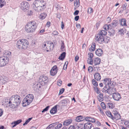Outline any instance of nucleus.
Returning a JSON list of instances; mask_svg holds the SVG:
<instances>
[{"mask_svg": "<svg viewBox=\"0 0 129 129\" xmlns=\"http://www.w3.org/2000/svg\"><path fill=\"white\" fill-rule=\"evenodd\" d=\"M21 101V98L19 95H14L11 97L7 104L10 107L14 108L19 105Z\"/></svg>", "mask_w": 129, "mask_h": 129, "instance_id": "nucleus-1", "label": "nucleus"}, {"mask_svg": "<svg viewBox=\"0 0 129 129\" xmlns=\"http://www.w3.org/2000/svg\"><path fill=\"white\" fill-rule=\"evenodd\" d=\"M45 5L43 0H36L34 3L33 7L35 11L39 12L43 10L45 8Z\"/></svg>", "mask_w": 129, "mask_h": 129, "instance_id": "nucleus-2", "label": "nucleus"}, {"mask_svg": "<svg viewBox=\"0 0 129 129\" xmlns=\"http://www.w3.org/2000/svg\"><path fill=\"white\" fill-rule=\"evenodd\" d=\"M3 56H0V67L6 65L9 60V57L11 54V52L8 51H5Z\"/></svg>", "mask_w": 129, "mask_h": 129, "instance_id": "nucleus-3", "label": "nucleus"}, {"mask_svg": "<svg viewBox=\"0 0 129 129\" xmlns=\"http://www.w3.org/2000/svg\"><path fill=\"white\" fill-rule=\"evenodd\" d=\"M37 23L34 21H30L25 26L26 31L28 33L34 32L37 27Z\"/></svg>", "mask_w": 129, "mask_h": 129, "instance_id": "nucleus-4", "label": "nucleus"}, {"mask_svg": "<svg viewBox=\"0 0 129 129\" xmlns=\"http://www.w3.org/2000/svg\"><path fill=\"white\" fill-rule=\"evenodd\" d=\"M28 44L27 40L25 39L19 40L17 42V47L19 49H25L27 47Z\"/></svg>", "mask_w": 129, "mask_h": 129, "instance_id": "nucleus-5", "label": "nucleus"}, {"mask_svg": "<svg viewBox=\"0 0 129 129\" xmlns=\"http://www.w3.org/2000/svg\"><path fill=\"white\" fill-rule=\"evenodd\" d=\"M34 98L33 95L31 94H29L26 96L22 101L23 106L25 107L29 105L33 101Z\"/></svg>", "mask_w": 129, "mask_h": 129, "instance_id": "nucleus-6", "label": "nucleus"}, {"mask_svg": "<svg viewBox=\"0 0 129 129\" xmlns=\"http://www.w3.org/2000/svg\"><path fill=\"white\" fill-rule=\"evenodd\" d=\"M20 8L24 11H27L29 8L28 3L25 1L22 2L21 4Z\"/></svg>", "mask_w": 129, "mask_h": 129, "instance_id": "nucleus-7", "label": "nucleus"}, {"mask_svg": "<svg viewBox=\"0 0 129 129\" xmlns=\"http://www.w3.org/2000/svg\"><path fill=\"white\" fill-rule=\"evenodd\" d=\"M95 40L97 41L99 43L103 44L105 43V38L104 37L101 35H96L95 36Z\"/></svg>", "mask_w": 129, "mask_h": 129, "instance_id": "nucleus-8", "label": "nucleus"}, {"mask_svg": "<svg viewBox=\"0 0 129 129\" xmlns=\"http://www.w3.org/2000/svg\"><path fill=\"white\" fill-rule=\"evenodd\" d=\"M101 59L99 57H96L93 59V63L94 64L93 67L94 68H96L97 65H99L100 63Z\"/></svg>", "mask_w": 129, "mask_h": 129, "instance_id": "nucleus-9", "label": "nucleus"}, {"mask_svg": "<svg viewBox=\"0 0 129 129\" xmlns=\"http://www.w3.org/2000/svg\"><path fill=\"white\" fill-rule=\"evenodd\" d=\"M113 98L115 101H118L121 98L120 94L118 93H115L112 95Z\"/></svg>", "mask_w": 129, "mask_h": 129, "instance_id": "nucleus-10", "label": "nucleus"}, {"mask_svg": "<svg viewBox=\"0 0 129 129\" xmlns=\"http://www.w3.org/2000/svg\"><path fill=\"white\" fill-rule=\"evenodd\" d=\"M57 67L56 66H54L50 71V73L51 75L54 76L55 75L57 72Z\"/></svg>", "mask_w": 129, "mask_h": 129, "instance_id": "nucleus-11", "label": "nucleus"}, {"mask_svg": "<svg viewBox=\"0 0 129 129\" xmlns=\"http://www.w3.org/2000/svg\"><path fill=\"white\" fill-rule=\"evenodd\" d=\"M118 24V21L117 20H113L112 22L110 24V28L112 29L116 27Z\"/></svg>", "mask_w": 129, "mask_h": 129, "instance_id": "nucleus-12", "label": "nucleus"}, {"mask_svg": "<svg viewBox=\"0 0 129 129\" xmlns=\"http://www.w3.org/2000/svg\"><path fill=\"white\" fill-rule=\"evenodd\" d=\"M48 78L46 76H41L40 77L39 79V82L42 83V84L45 83V82L47 81Z\"/></svg>", "mask_w": 129, "mask_h": 129, "instance_id": "nucleus-13", "label": "nucleus"}, {"mask_svg": "<svg viewBox=\"0 0 129 129\" xmlns=\"http://www.w3.org/2000/svg\"><path fill=\"white\" fill-rule=\"evenodd\" d=\"M116 89L115 88L109 87L108 89V94H113L115 93Z\"/></svg>", "mask_w": 129, "mask_h": 129, "instance_id": "nucleus-14", "label": "nucleus"}, {"mask_svg": "<svg viewBox=\"0 0 129 129\" xmlns=\"http://www.w3.org/2000/svg\"><path fill=\"white\" fill-rule=\"evenodd\" d=\"M22 122V120L21 119H19L16 121H14L13 122L11 123V125H13V126H11L12 128H13L15 127L16 125Z\"/></svg>", "mask_w": 129, "mask_h": 129, "instance_id": "nucleus-15", "label": "nucleus"}, {"mask_svg": "<svg viewBox=\"0 0 129 129\" xmlns=\"http://www.w3.org/2000/svg\"><path fill=\"white\" fill-rule=\"evenodd\" d=\"M94 79L97 81H99L101 78L100 74L98 72L94 74Z\"/></svg>", "mask_w": 129, "mask_h": 129, "instance_id": "nucleus-16", "label": "nucleus"}, {"mask_svg": "<svg viewBox=\"0 0 129 129\" xmlns=\"http://www.w3.org/2000/svg\"><path fill=\"white\" fill-rule=\"evenodd\" d=\"M92 126V124L89 122H88L84 124V129H91Z\"/></svg>", "mask_w": 129, "mask_h": 129, "instance_id": "nucleus-17", "label": "nucleus"}, {"mask_svg": "<svg viewBox=\"0 0 129 129\" xmlns=\"http://www.w3.org/2000/svg\"><path fill=\"white\" fill-rule=\"evenodd\" d=\"M53 43L52 42H47V45L45 49L47 52L50 51L51 50L50 46H51L52 44H53Z\"/></svg>", "mask_w": 129, "mask_h": 129, "instance_id": "nucleus-18", "label": "nucleus"}, {"mask_svg": "<svg viewBox=\"0 0 129 129\" xmlns=\"http://www.w3.org/2000/svg\"><path fill=\"white\" fill-rule=\"evenodd\" d=\"M96 54L98 56H101L103 53V51L102 49H98L95 51Z\"/></svg>", "mask_w": 129, "mask_h": 129, "instance_id": "nucleus-19", "label": "nucleus"}, {"mask_svg": "<svg viewBox=\"0 0 129 129\" xmlns=\"http://www.w3.org/2000/svg\"><path fill=\"white\" fill-rule=\"evenodd\" d=\"M72 120L70 119L66 120L63 122V125L64 126H67L70 124L72 122Z\"/></svg>", "mask_w": 129, "mask_h": 129, "instance_id": "nucleus-20", "label": "nucleus"}, {"mask_svg": "<svg viewBox=\"0 0 129 129\" xmlns=\"http://www.w3.org/2000/svg\"><path fill=\"white\" fill-rule=\"evenodd\" d=\"M120 24L122 26H127L126 20L124 19H122L120 20Z\"/></svg>", "mask_w": 129, "mask_h": 129, "instance_id": "nucleus-21", "label": "nucleus"}, {"mask_svg": "<svg viewBox=\"0 0 129 129\" xmlns=\"http://www.w3.org/2000/svg\"><path fill=\"white\" fill-rule=\"evenodd\" d=\"M57 111V106L56 105L53 107L50 111V113L52 114L55 113Z\"/></svg>", "mask_w": 129, "mask_h": 129, "instance_id": "nucleus-22", "label": "nucleus"}, {"mask_svg": "<svg viewBox=\"0 0 129 129\" xmlns=\"http://www.w3.org/2000/svg\"><path fill=\"white\" fill-rule=\"evenodd\" d=\"M69 101V100L67 99L61 100V103L62 105L63 106L66 105L67 104V103Z\"/></svg>", "mask_w": 129, "mask_h": 129, "instance_id": "nucleus-23", "label": "nucleus"}, {"mask_svg": "<svg viewBox=\"0 0 129 129\" xmlns=\"http://www.w3.org/2000/svg\"><path fill=\"white\" fill-rule=\"evenodd\" d=\"M98 98L100 102L104 100L103 94L101 93L99 94L98 96Z\"/></svg>", "mask_w": 129, "mask_h": 129, "instance_id": "nucleus-24", "label": "nucleus"}, {"mask_svg": "<svg viewBox=\"0 0 129 129\" xmlns=\"http://www.w3.org/2000/svg\"><path fill=\"white\" fill-rule=\"evenodd\" d=\"M66 54L65 52H63L59 57V59L61 60H63L65 57Z\"/></svg>", "mask_w": 129, "mask_h": 129, "instance_id": "nucleus-25", "label": "nucleus"}, {"mask_svg": "<svg viewBox=\"0 0 129 129\" xmlns=\"http://www.w3.org/2000/svg\"><path fill=\"white\" fill-rule=\"evenodd\" d=\"M83 117L80 115L77 117L75 119L76 121L77 122H79L83 120Z\"/></svg>", "mask_w": 129, "mask_h": 129, "instance_id": "nucleus-26", "label": "nucleus"}, {"mask_svg": "<svg viewBox=\"0 0 129 129\" xmlns=\"http://www.w3.org/2000/svg\"><path fill=\"white\" fill-rule=\"evenodd\" d=\"M110 24L109 25L106 24L104 25L103 28L106 31L108 30L109 29H111V28L110 27Z\"/></svg>", "mask_w": 129, "mask_h": 129, "instance_id": "nucleus-27", "label": "nucleus"}, {"mask_svg": "<svg viewBox=\"0 0 129 129\" xmlns=\"http://www.w3.org/2000/svg\"><path fill=\"white\" fill-rule=\"evenodd\" d=\"M47 16V14L46 13H43L40 15V18L42 19H44Z\"/></svg>", "mask_w": 129, "mask_h": 129, "instance_id": "nucleus-28", "label": "nucleus"}, {"mask_svg": "<svg viewBox=\"0 0 129 129\" xmlns=\"http://www.w3.org/2000/svg\"><path fill=\"white\" fill-rule=\"evenodd\" d=\"M107 32L104 30H102L100 31L99 33V35L103 36L107 34Z\"/></svg>", "mask_w": 129, "mask_h": 129, "instance_id": "nucleus-29", "label": "nucleus"}, {"mask_svg": "<svg viewBox=\"0 0 129 129\" xmlns=\"http://www.w3.org/2000/svg\"><path fill=\"white\" fill-rule=\"evenodd\" d=\"M106 114L109 117L111 118L112 119H113L114 118V117L111 114V113L110 112H107L106 113Z\"/></svg>", "mask_w": 129, "mask_h": 129, "instance_id": "nucleus-30", "label": "nucleus"}, {"mask_svg": "<svg viewBox=\"0 0 129 129\" xmlns=\"http://www.w3.org/2000/svg\"><path fill=\"white\" fill-rule=\"evenodd\" d=\"M107 104L110 108L112 109L114 108V105L111 103H107Z\"/></svg>", "mask_w": 129, "mask_h": 129, "instance_id": "nucleus-31", "label": "nucleus"}, {"mask_svg": "<svg viewBox=\"0 0 129 129\" xmlns=\"http://www.w3.org/2000/svg\"><path fill=\"white\" fill-rule=\"evenodd\" d=\"M95 43H94L92 44L91 45V47L89 49V50L90 51H93L95 49Z\"/></svg>", "mask_w": 129, "mask_h": 129, "instance_id": "nucleus-32", "label": "nucleus"}, {"mask_svg": "<svg viewBox=\"0 0 129 129\" xmlns=\"http://www.w3.org/2000/svg\"><path fill=\"white\" fill-rule=\"evenodd\" d=\"M114 118L113 120H114V119H115L116 120H118L120 119L121 116L120 114L119 113L116 114L114 116Z\"/></svg>", "mask_w": 129, "mask_h": 129, "instance_id": "nucleus-33", "label": "nucleus"}, {"mask_svg": "<svg viewBox=\"0 0 129 129\" xmlns=\"http://www.w3.org/2000/svg\"><path fill=\"white\" fill-rule=\"evenodd\" d=\"M92 83L94 86H98V83L96 81V80L93 79L92 80Z\"/></svg>", "mask_w": 129, "mask_h": 129, "instance_id": "nucleus-34", "label": "nucleus"}, {"mask_svg": "<svg viewBox=\"0 0 129 129\" xmlns=\"http://www.w3.org/2000/svg\"><path fill=\"white\" fill-rule=\"evenodd\" d=\"M87 61L88 63L90 64H92L93 62V61L92 58H88L87 60Z\"/></svg>", "mask_w": 129, "mask_h": 129, "instance_id": "nucleus-35", "label": "nucleus"}, {"mask_svg": "<svg viewBox=\"0 0 129 129\" xmlns=\"http://www.w3.org/2000/svg\"><path fill=\"white\" fill-rule=\"evenodd\" d=\"M124 124L126 127L129 128V121H124Z\"/></svg>", "mask_w": 129, "mask_h": 129, "instance_id": "nucleus-36", "label": "nucleus"}, {"mask_svg": "<svg viewBox=\"0 0 129 129\" xmlns=\"http://www.w3.org/2000/svg\"><path fill=\"white\" fill-rule=\"evenodd\" d=\"M93 9L92 8L90 7L88 8V13L90 14L93 13Z\"/></svg>", "mask_w": 129, "mask_h": 129, "instance_id": "nucleus-37", "label": "nucleus"}, {"mask_svg": "<svg viewBox=\"0 0 129 129\" xmlns=\"http://www.w3.org/2000/svg\"><path fill=\"white\" fill-rule=\"evenodd\" d=\"M101 105L103 109H105L106 108V105L104 102H102L101 104Z\"/></svg>", "mask_w": 129, "mask_h": 129, "instance_id": "nucleus-38", "label": "nucleus"}, {"mask_svg": "<svg viewBox=\"0 0 129 129\" xmlns=\"http://www.w3.org/2000/svg\"><path fill=\"white\" fill-rule=\"evenodd\" d=\"M68 64V62L67 61L64 64V65L63 69L64 70H66L67 66V65Z\"/></svg>", "mask_w": 129, "mask_h": 129, "instance_id": "nucleus-39", "label": "nucleus"}, {"mask_svg": "<svg viewBox=\"0 0 129 129\" xmlns=\"http://www.w3.org/2000/svg\"><path fill=\"white\" fill-rule=\"evenodd\" d=\"M4 0H0V7L1 8L4 5Z\"/></svg>", "mask_w": 129, "mask_h": 129, "instance_id": "nucleus-40", "label": "nucleus"}, {"mask_svg": "<svg viewBox=\"0 0 129 129\" xmlns=\"http://www.w3.org/2000/svg\"><path fill=\"white\" fill-rule=\"evenodd\" d=\"M95 91L98 94L100 92V91L99 89L97 87H94Z\"/></svg>", "mask_w": 129, "mask_h": 129, "instance_id": "nucleus-41", "label": "nucleus"}, {"mask_svg": "<svg viewBox=\"0 0 129 129\" xmlns=\"http://www.w3.org/2000/svg\"><path fill=\"white\" fill-rule=\"evenodd\" d=\"M93 70V68L92 67H89L88 69V71L89 73H91Z\"/></svg>", "mask_w": 129, "mask_h": 129, "instance_id": "nucleus-42", "label": "nucleus"}, {"mask_svg": "<svg viewBox=\"0 0 129 129\" xmlns=\"http://www.w3.org/2000/svg\"><path fill=\"white\" fill-rule=\"evenodd\" d=\"M49 106H47L45 108L43 109V110L42 111V112L43 113L45 111H47L49 108Z\"/></svg>", "mask_w": 129, "mask_h": 129, "instance_id": "nucleus-43", "label": "nucleus"}, {"mask_svg": "<svg viewBox=\"0 0 129 129\" xmlns=\"http://www.w3.org/2000/svg\"><path fill=\"white\" fill-rule=\"evenodd\" d=\"M88 55L89 56H88L90 58H92L93 56V54L91 53H89L88 54Z\"/></svg>", "mask_w": 129, "mask_h": 129, "instance_id": "nucleus-44", "label": "nucleus"}, {"mask_svg": "<svg viewBox=\"0 0 129 129\" xmlns=\"http://www.w3.org/2000/svg\"><path fill=\"white\" fill-rule=\"evenodd\" d=\"M127 6V4L125 3L123 4L122 6V8L123 10H125L126 9V7Z\"/></svg>", "mask_w": 129, "mask_h": 129, "instance_id": "nucleus-45", "label": "nucleus"}, {"mask_svg": "<svg viewBox=\"0 0 129 129\" xmlns=\"http://www.w3.org/2000/svg\"><path fill=\"white\" fill-rule=\"evenodd\" d=\"M89 121L91 122H95L96 121L94 118L90 117Z\"/></svg>", "mask_w": 129, "mask_h": 129, "instance_id": "nucleus-46", "label": "nucleus"}, {"mask_svg": "<svg viewBox=\"0 0 129 129\" xmlns=\"http://www.w3.org/2000/svg\"><path fill=\"white\" fill-rule=\"evenodd\" d=\"M64 89L63 88H61V89L59 91V94H60L63 93V92L64 91Z\"/></svg>", "mask_w": 129, "mask_h": 129, "instance_id": "nucleus-47", "label": "nucleus"}, {"mask_svg": "<svg viewBox=\"0 0 129 129\" xmlns=\"http://www.w3.org/2000/svg\"><path fill=\"white\" fill-rule=\"evenodd\" d=\"M52 34L54 35H58V33L57 31L55 30L53 31Z\"/></svg>", "mask_w": 129, "mask_h": 129, "instance_id": "nucleus-48", "label": "nucleus"}, {"mask_svg": "<svg viewBox=\"0 0 129 129\" xmlns=\"http://www.w3.org/2000/svg\"><path fill=\"white\" fill-rule=\"evenodd\" d=\"M111 20V19L110 17H108L106 20L107 22V23H109L110 22Z\"/></svg>", "mask_w": 129, "mask_h": 129, "instance_id": "nucleus-49", "label": "nucleus"}, {"mask_svg": "<svg viewBox=\"0 0 129 129\" xmlns=\"http://www.w3.org/2000/svg\"><path fill=\"white\" fill-rule=\"evenodd\" d=\"M38 84H34L33 85V87L34 88V89L35 90V88H36V89L38 88ZM36 90V89H35Z\"/></svg>", "mask_w": 129, "mask_h": 129, "instance_id": "nucleus-50", "label": "nucleus"}, {"mask_svg": "<svg viewBox=\"0 0 129 129\" xmlns=\"http://www.w3.org/2000/svg\"><path fill=\"white\" fill-rule=\"evenodd\" d=\"M119 113L118 111H116L115 110H114L113 114L114 115V116H115L116 114H118Z\"/></svg>", "mask_w": 129, "mask_h": 129, "instance_id": "nucleus-51", "label": "nucleus"}, {"mask_svg": "<svg viewBox=\"0 0 129 129\" xmlns=\"http://www.w3.org/2000/svg\"><path fill=\"white\" fill-rule=\"evenodd\" d=\"M48 127H55V126H54V124L52 123L51 124L47 127V128Z\"/></svg>", "mask_w": 129, "mask_h": 129, "instance_id": "nucleus-52", "label": "nucleus"}, {"mask_svg": "<svg viewBox=\"0 0 129 129\" xmlns=\"http://www.w3.org/2000/svg\"><path fill=\"white\" fill-rule=\"evenodd\" d=\"M68 129H75V126L71 125L68 128Z\"/></svg>", "mask_w": 129, "mask_h": 129, "instance_id": "nucleus-53", "label": "nucleus"}, {"mask_svg": "<svg viewBox=\"0 0 129 129\" xmlns=\"http://www.w3.org/2000/svg\"><path fill=\"white\" fill-rule=\"evenodd\" d=\"M111 80L109 78V80H108V82L106 83V84L108 85H111Z\"/></svg>", "mask_w": 129, "mask_h": 129, "instance_id": "nucleus-54", "label": "nucleus"}, {"mask_svg": "<svg viewBox=\"0 0 129 129\" xmlns=\"http://www.w3.org/2000/svg\"><path fill=\"white\" fill-rule=\"evenodd\" d=\"M79 12V11L78 10H76L75 11L74 13V14L75 15H77L78 14Z\"/></svg>", "mask_w": 129, "mask_h": 129, "instance_id": "nucleus-55", "label": "nucleus"}, {"mask_svg": "<svg viewBox=\"0 0 129 129\" xmlns=\"http://www.w3.org/2000/svg\"><path fill=\"white\" fill-rule=\"evenodd\" d=\"M108 80H109V78H105L104 79V81L105 82V84H106V83L108 82Z\"/></svg>", "mask_w": 129, "mask_h": 129, "instance_id": "nucleus-56", "label": "nucleus"}, {"mask_svg": "<svg viewBox=\"0 0 129 129\" xmlns=\"http://www.w3.org/2000/svg\"><path fill=\"white\" fill-rule=\"evenodd\" d=\"M79 16H77L75 17L74 19L76 21H77L79 20Z\"/></svg>", "mask_w": 129, "mask_h": 129, "instance_id": "nucleus-57", "label": "nucleus"}, {"mask_svg": "<svg viewBox=\"0 0 129 129\" xmlns=\"http://www.w3.org/2000/svg\"><path fill=\"white\" fill-rule=\"evenodd\" d=\"M73 125L75 126V128H76V129H79V127L78 125L77 124H74Z\"/></svg>", "mask_w": 129, "mask_h": 129, "instance_id": "nucleus-58", "label": "nucleus"}, {"mask_svg": "<svg viewBox=\"0 0 129 129\" xmlns=\"http://www.w3.org/2000/svg\"><path fill=\"white\" fill-rule=\"evenodd\" d=\"M102 91L104 92H106L108 93V89H102Z\"/></svg>", "mask_w": 129, "mask_h": 129, "instance_id": "nucleus-59", "label": "nucleus"}, {"mask_svg": "<svg viewBox=\"0 0 129 129\" xmlns=\"http://www.w3.org/2000/svg\"><path fill=\"white\" fill-rule=\"evenodd\" d=\"M90 118V117H86L85 118V120L87 121H89Z\"/></svg>", "mask_w": 129, "mask_h": 129, "instance_id": "nucleus-60", "label": "nucleus"}, {"mask_svg": "<svg viewBox=\"0 0 129 129\" xmlns=\"http://www.w3.org/2000/svg\"><path fill=\"white\" fill-rule=\"evenodd\" d=\"M74 4L75 6H76L77 7H78L79 5V4L78 3L77 1L75 2Z\"/></svg>", "mask_w": 129, "mask_h": 129, "instance_id": "nucleus-61", "label": "nucleus"}, {"mask_svg": "<svg viewBox=\"0 0 129 129\" xmlns=\"http://www.w3.org/2000/svg\"><path fill=\"white\" fill-rule=\"evenodd\" d=\"M50 22L49 21H48L47 22V24H46V25L47 27H49L50 26Z\"/></svg>", "mask_w": 129, "mask_h": 129, "instance_id": "nucleus-62", "label": "nucleus"}, {"mask_svg": "<svg viewBox=\"0 0 129 129\" xmlns=\"http://www.w3.org/2000/svg\"><path fill=\"white\" fill-rule=\"evenodd\" d=\"M64 27V25L63 21L61 22V28L62 29H63Z\"/></svg>", "mask_w": 129, "mask_h": 129, "instance_id": "nucleus-63", "label": "nucleus"}, {"mask_svg": "<svg viewBox=\"0 0 129 129\" xmlns=\"http://www.w3.org/2000/svg\"><path fill=\"white\" fill-rule=\"evenodd\" d=\"M45 31L44 29H42L40 30L39 32V33L41 34H42Z\"/></svg>", "mask_w": 129, "mask_h": 129, "instance_id": "nucleus-64", "label": "nucleus"}]
</instances>
